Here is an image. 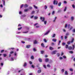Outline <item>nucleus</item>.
Segmentation results:
<instances>
[{"instance_id":"1","label":"nucleus","mask_w":75,"mask_h":75,"mask_svg":"<svg viewBox=\"0 0 75 75\" xmlns=\"http://www.w3.org/2000/svg\"><path fill=\"white\" fill-rule=\"evenodd\" d=\"M74 38H73L72 39V40L71 42L69 41H68L67 42V44L68 45H69V44H71V43H73V42H74Z\"/></svg>"},{"instance_id":"2","label":"nucleus","mask_w":75,"mask_h":75,"mask_svg":"<svg viewBox=\"0 0 75 75\" xmlns=\"http://www.w3.org/2000/svg\"><path fill=\"white\" fill-rule=\"evenodd\" d=\"M42 19H43L42 21V22H43L44 21V24H45V25H46V24H47V22L46 21H44V20H45V18L44 17L42 18V17H41L40 18V20H42Z\"/></svg>"},{"instance_id":"3","label":"nucleus","mask_w":75,"mask_h":75,"mask_svg":"<svg viewBox=\"0 0 75 75\" xmlns=\"http://www.w3.org/2000/svg\"><path fill=\"white\" fill-rule=\"evenodd\" d=\"M53 4L54 5H55V4L57 5V4H58V1H55V0H54L53 2Z\"/></svg>"},{"instance_id":"4","label":"nucleus","mask_w":75,"mask_h":75,"mask_svg":"<svg viewBox=\"0 0 75 75\" xmlns=\"http://www.w3.org/2000/svg\"><path fill=\"white\" fill-rule=\"evenodd\" d=\"M57 52V51L56 50L52 52V55H53V54H56V52Z\"/></svg>"},{"instance_id":"5","label":"nucleus","mask_w":75,"mask_h":75,"mask_svg":"<svg viewBox=\"0 0 75 75\" xmlns=\"http://www.w3.org/2000/svg\"><path fill=\"white\" fill-rule=\"evenodd\" d=\"M45 61L46 62H48L49 61V59L48 58H46L45 59Z\"/></svg>"},{"instance_id":"6","label":"nucleus","mask_w":75,"mask_h":75,"mask_svg":"<svg viewBox=\"0 0 75 75\" xmlns=\"http://www.w3.org/2000/svg\"><path fill=\"white\" fill-rule=\"evenodd\" d=\"M68 48L69 50H72V47L71 46L69 47Z\"/></svg>"},{"instance_id":"7","label":"nucleus","mask_w":75,"mask_h":75,"mask_svg":"<svg viewBox=\"0 0 75 75\" xmlns=\"http://www.w3.org/2000/svg\"><path fill=\"white\" fill-rule=\"evenodd\" d=\"M38 60L40 62H42V59H41V58H39Z\"/></svg>"},{"instance_id":"8","label":"nucleus","mask_w":75,"mask_h":75,"mask_svg":"<svg viewBox=\"0 0 75 75\" xmlns=\"http://www.w3.org/2000/svg\"><path fill=\"white\" fill-rule=\"evenodd\" d=\"M33 43L34 44H37V41L35 40L34 41Z\"/></svg>"},{"instance_id":"9","label":"nucleus","mask_w":75,"mask_h":75,"mask_svg":"<svg viewBox=\"0 0 75 75\" xmlns=\"http://www.w3.org/2000/svg\"><path fill=\"white\" fill-rule=\"evenodd\" d=\"M41 70L39 69L38 70V74H40V73H41Z\"/></svg>"},{"instance_id":"10","label":"nucleus","mask_w":75,"mask_h":75,"mask_svg":"<svg viewBox=\"0 0 75 75\" xmlns=\"http://www.w3.org/2000/svg\"><path fill=\"white\" fill-rule=\"evenodd\" d=\"M50 30H48L44 34V35H47V34H48L49 33H50Z\"/></svg>"},{"instance_id":"11","label":"nucleus","mask_w":75,"mask_h":75,"mask_svg":"<svg viewBox=\"0 0 75 75\" xmlns=\"http://www.w3.org/2000/svg\"><path fill=\"white\" fill-rule=\"evenodd\" d=\"M49 49L50 50H54V48H53L51 47H49Z\"/></svg>"},{"instance_id":"12","label":"nucleus","mask_w":75,"mask_h":75,"mask_svg":"<svg viewBox=\"0 0 75 75\" xmlns=\"http://www.w3.org/2000/svg\"><path fill=\"white\" fill-rule=\"evenodd\" d=\"M52 41H54V42H57V39H53L52 40Z\"/></svg>"},{"instance_id":"13","label":"nucleus","mask_w":75,"mask_h":75,"mask_svg":"<svg viewBox=\"0 0 75 75\" xmlns=\"http://www.w3.org/2000/svg\"><path fill=\"white\" fill-rule=\"evenodd\" d=\"M74 17L72 16L71 17V21H73V20H74Z\"/></svg>"},{"instance_id":"14","label":"nucleus","mask_w":75,"mask_h":75,"mask_svg":"<svg viewBox=\"0 0 75 75\" xmlns=\"http://www.w3.org/2000/svg\"><path fill=\"white\" fill-rule=\"evenodd\" d=\"M31 59H34V56H31Z\"/></svg>"},{"instance_id":"15","label":"nucleus","mask_w":75,"mask_h":75,"mask_svg":"<svg viewBox=\"0 0 75 75\" xmlns=\"http://www.w3.org/2000/svg\"><path fill=\"white\" fill-rule=\"evenodd\" d=\"M41 45L42 47H45V46H44V43H42L41 44Z\"/></svg>"},{"instance_id":"16","label":"nucleus","mask_w":75,"mask_h":75,"mask_svg":"<svg viewBox=\"0 0 75 75\" xmlns=\"http://www.w3.org/2000/svg\"><path fill=\"white\" fill-rule=\"evenodd\" d=\"M30 47V45H27L26 46L27 48H29Z\"/></svg>"},{"instance_id":"17","label":"nucleus","mask_w":75,"mask_h":75,"mask_svg":"<svg viewBox=\"0 0 75 75\" xmlns=\"http://www.w3.org/2000/svg\"><path fill=\"white\" fill-rule=\"evenodd\" d=\"M61 2H59V3L58 4V6H61Z\"/></svg>"},{"instance_id":"18","label":"nucleus","mask_w":75,"mask_h":75,"mask_svg":"<svg viewBox=\"0 0 75 75\" xmlns=\"http://www.w3.org/2000/svg\"><path fill=\"white\" fill-rule=\"evenodd\" d=\"M55 36H56V35H55V34H53V35L52 36V38H54V37H55Z\"/></svg>"},{"instance_id":"19","label":"nucleus","mask_w":75,"mask_h":75,"mask_svg":"<svg viewBox=\"0 0 75 75\" xmlns=\"http://www.w3.org/2000/svg\"><path fill=\"white\" fill-rule=\"evenodd\" d=\"M28 6V5H27V4H25L24 7H27Z\"/></svg>"},{"instance_id":"20","label":"nucleus","mask_w":75,"mask_h":75,"mask_svg":"<svg viewBox=\"0 0 75 75\" xmlns=\"http://www.w3.org/2000/svg\"><path fill=\"white\" fill-rule=\"evenodd\" d=\"M24 6V4H22L21 5V6H20V8H23V7Z\"/></svg>"},{"instance_id":"21","label":"nucleus","mask_w":75,"mask_h":75,"mask_svg":"<svg viewBox=\"0 0 75 75\" xmlns=\"http://www.w3.org/2000/svg\"><path fill=\"white\" fill-rule=\"evenodd\" d=\"M37 18H38V17L37 16H34V19L35 20H36V19H37Z\"/></svg>"},{"instance_id":"22","label":"nucleus","mask_w":75,"mask_h":75,"mask_svg":"<svg viewBox=\"0 0 75 75\" xmlns=\"http://www.w3.org/2000/svg\"><path fill=\"white\" fill-rule=\"evenodd\" d=\"M65 48H66V49H67V48H68V45H66Z\"/></svg>"},{"instance_id":"23","label":"nucleus","mask_w":75,"mask_h":75,"mask_svg":"<svg viewBox=\"0 0 75 75\" xmlns=\"http://www.w3.org/2000/svg\"><path fill=\"white\" fill-rule=\"evenodd\" d=\"M3 55H4V57H6L7 56V54H3Z\"/></svg>"},{"instance_id":"24","label":"nucleus","mask_w":75,"mask_h":75,"mask_svg":"<svg viewBox=\"0 0 75 75\" xmlns=\"http://www.w3.org/2000/svg\"><path fill=\"white\" fill-rule=\"evenodd\" d=\"M72 7L73 8H75V5L74 4L72 5Z\"/></svg>"},{"instance_id":"25","label":"nucleus","mask_w":75,"mask_h":75,"mask_svg":"<svg viewBox=\"0 0 75 75\" xmlns=\"http://www.w3.org/2000/svg\"><path fill=\"white\" fill-rule=\"evenodd\" d=\"M33 50L34 52H35V51H37V50L35 48H33Z\"/></svg>"},{"instance_id":"26","label":"nucleus","mask_w":75,"mask_h":75,"mask_svg":"<svg viewBox=\"0 0 75 75\" xmlns=\"http://www.w3.org/2000/svg\"><path fill=\"white\" fill-rule=\"evenodd\" d=\"M67 38H68V36H65L64 37V38L66 40L67 39Z\"/></svg>"},{"instance_id":"27","label":"nucleus","mask_w":75,"mask_h":75,"mask_svg":"<svg viewBox=\"0 0 75 75\" xmlns=\"http://www.w3.org/2000/svg\"><path fill=\"white\" fill-rule=\"evenodd\" d=\"M44 41L45 42H47V40H46V39H44Z\"/></svg>"},{"instance_id":"28","label":"nucleus","mask_w":75,"mask_h":75,"mask_svg":"<svg viewBox=\"0 0 75 75\" xmlns=\"http://www.w3.org/2000/svg\"><path fill=\"white\" fill-rule=\"evenodd\" d=\"M65 74L66 75H68V72L67 71H65Z\"/></svg>"},{"instance_id":"29","label":"nucleus","mask_w":75,"mask_h":75,"mask_svg":"<svg viewBox=\"0 0 75 75\" xmlns=\"http://www.w3.org/2000/svg\"><path fill=\"white\" fill-rule=\"evenodd\" d=\"M45 9H46L47 8V6L46 5H45L44 7Z\"/></svg>"},{"instance_id":"30","label":"nucleus","mask_w":75,"mask_h":75,"mask_svg":"<svg viewBox=\"0 0 75 75\" xmlns=\"http://www.w3.org/2000/svg\"><path fill=\"white\" fill-rule=\"evenodd\" d=\"M69 33H67L66 34V36H68V35H69Z\"/></svg>"},{"instance_id":"31","label":"nucleus","mask_w":75,"mask_h":75,"mask_svg":"<svg viewBox=\"0 0 75 75\" xmlns=\"http://www.w3.org/2000/svg\"><path fill=\"white\" fill-rule=\"evenodd\" d=\"M67 25H68V24H65V28H67Z\"/></svg>"},{"instance_id":"32","label":"nucleus","mask_w":75,"mask_h":75,"mask_svg":"<svg viewBox=\"0 0 75 75\" xmlns=\"http://www.w3.org/2000/svg\"><path fill=\"white\" fill-rule=\"evenodd\" d=\"M4 51V50H2L1 51V53H3Z\"/></svg>"},{"instance_id":"33","label":"nucleus","mask_w":75,"mask_h":75,"mask_svg":"<svg viewBox=\"0 0 75 75\" xmlns=\"http://www.w3.org/2000/svg\"><path fill=\"white\" fill-rule=\"evenodd\" d=\"M28 9H26L24 10V11H25V12H27V11H28Z\"/></svg>"},{"instance_id":"34","label":"nucleus","mask_w":75,"mask_h":75,"mask_svg":"<svg viewBox=\"0 0 75 75\" xmlns=\"http://www.w3.org/2000/svg\"><path fill=\"white\" fill-rule=\"evenodd\" d=\"M44 51H41V54H44Z\"/></svg>"},{"instance_id":"35","label":"nucleus","mask_w":75,"mask_h":75,"mask_svg":"<svg viewBox=\"0 0 75 75\" xmlns=\"http://www.w3.org/2000/svg\"><path fill=\"white\" fill-rule=\"evenodd\" d=\"M22 29V27H21L20 28H18V30H21V29Z\"/></svg>"},{"instance_id":"36","label":"nucleus","mask_w":75,"mask_h":75,"mask_svg":"<svg viewBox=\"0 0 75 75\" xmlns=\"http://www.w3.org/2000/svg\"><path fill=\"white\" fill-rule=\"evenodd\" d=\"M70 71H71V72H72V71H73V69L72 68H71L70 69Z\"/></svg>"},{"instance_id":"37","label":"nucleus","mask_w":75,"mask_h":75,"mask_svg":"<svg viewBox=\"0 0 75 75\" xmlns=\"http://www.w3.org/2000/svg\"><path fill=\"white\" fill-rule=\"evenodd\" d=\"M66 10H67V7H65V8L64 10V11H66Z\"/></svg>"},{"instance_id":"38","label":"nucleus","mask_w":75,"mask_h":75,"mask_svg":"<svg viewBox=\"0 0 75 75\" xmlns=\"http://www.w3.org/2000/svg\"><path fill=\"white\" fill-rule=\"evenodd\" d=\"M27 66V63L25 62L23 66Z\"/></svg>"},{"instance_id":"39","label":"nucleus","mask_w":75,"mask_h":75,"mask_svg":"<svg viewBox=\"0 0 75 75\" xmlns=\"http://www.w3.org/2000/svg\"><path fill=\"white\" fill-rule=\"evenodd\" d=\"M69 53L70 54H73V51H70L69 52Z\"/></svg>"},{"instance_id":"40","label":"nucleus","mask_w":75,"mask_h":75,"mask_svg":"<svg viewBox=\"0 0 75 75\" xmlns=\"http://www.w3.org/2000/svg\"><path fill=\"white\" fill-rule=\"evenodd\" d=\"M33 6L35 8L37 9V7L35 6V5H34Z\"/></svg>"},{"instance_id":"41","label":"nucleus","mask_w":75,"mask_h":75,"mask_svg":"<svg viewBox=\"0 0 75 75\" xmlns=\"http://www.w3.org/2000/svg\"><path fill=\"white\" fill-rule=\"evenodd\" d=\"M50 7H51V9H52V8H53V6H52V5L50 6Z\"/></svg>"},{"instance_id":"42","label":"nucleus","mask_w":75,"mask_h":75,"mask_svg":"<svg viewBox=\"0 0 75 75\" xmlns=\"http://www.w3.org/2000/svg\"><path fill=\"white\" fill-rule=\"evenodd\" d=\"M54 13H55V11H53L52 13V15H54Z\"/></svg>"},{"instance_id":"43","label":"nucleus","mask_w":75,"mask_h":75,"mask_svg":"<svg viewBox=\"0 0 75 75\" xmlns=\"http://www.w3.org/2000/svg\"><path fill=\"white\" fill-rule=\"evenodd\" d=\"M3 2L4 6H5V1H3Z\"/></svg>"},{"instance_id":"44","label":"nucleus","mask_w":75,"mask_h":75,"mask_svg":"<svg viewBox=\"0 0 75 75\" xmlns=\"http://www.w3.org/2000/svg\"><path fill=\"white\" fill-rule=\"evenodd\" d=\"M34 13H35V11H33L32 12V13H31V14H33Z\"/></svg>"},{"instance_id":"45","label":"nucleus","mask_w":75,"mask_h":75,"mask_svg":"<svg viewBox=\"0 0 75 75\" xmlns=\"http://www.w3.org/2000/svg\"><path fill=\"white\" fill-rule=\"evenodd\" d=\"M14 53V52L13 51H11V52H10V54H13Z\"/></svg>"},{"instance_id":"46","label":"nucleus","mask_w":75,"mask_h":75,"mask_svg":"<svg viewBox=\"0 0 75 75\" xmlns=\"http://www.w3.org/2000/svg\"><path fill=\"white\" fill-rule=\"evenodd\" d=\"M32 8H32V7L31 6L29 7V9H30V10H32Z\"/></svg>"},{"instance_id":"47","label":"nucleus","mask_w":75,"mask_h":75,"mask_svg":"<svg viewBox=\"0 0 75 75\" xmlns=\"http://www.w3.org/2000/svg\"><path fill=\"white\" fill-rule=\"evenodd\" d=\"M11 61H13L14 60V58L13 57H11Z\"/></svg>"},{"instance_id":"48","label":"nucleus","mask_w":75,"mask_h":75,"mask_svg":"<svg viewBox=\"0 0 75 75\" xmlns=\"http://www.w3.org/2000/svg\"><path fill=\"white\" fill-rule=\"evenodd\" d=\"M61 40L59 41V43L58 44V45H59V44H60V43H61Z\"/></svg>"},{"instance_id":"49","label":"nucleus","mask_w":75,"mask_h":75,"mask_svg":"<svg viewBox=\"0 0 75 75\" xmlns=\"http://www.w3.org/2000/svg\"><path fill=\"white\" fill-rule=\"evenodd\" d=\"M64 4H67V1H64Z\"/></svg>"},{"instance_id":"50","label":"nucleus","mask_w":75,"mask_h":75,"mask_svg":"<svg viewBox=\"0 0 75 75\" xmlns=\"http://www.w3.org/2000/svg\"><path fill=\"white\" fill-rule=\"evenodd\" d=\"M14 55L15 56H16V55H17V53H16V52H15L14 53Z\"/></svg>"},{"instance_id":"51","label":"nucleus","mask_w":75,"mask_h":75,"mask_svg":"<svg viewBox=\"0 0 75 75\" xmlns=\"http://www.w3.org/2000/svg\"><path fill=\"white\" fill-rule=\"evenodd\" d=\"M30 68H34V66H31Z\"/></svg>"},{"instance_id":"52","label":"nucleus","mask_w":75,"mask_h":75,"mask_svg":"<svg viewBox=\"0 0 75 75\" xmlns=\"http://www.w3.org/2000/svg\"><path fill=\"white\" fill-rule=\"evenodd\" d=\"M62 72H64V69H62Z\"/></svg>"},{"instance_id":"53","label":"nucleus","mask_w":75,"mask_h":75,"mask_svg":"<svg viewBox=\"0 0 75 75\" xmlns=\"http://www.w3.org/2000/svg\"><path fill=\"white\" fill-rule=\"evenodd\" d=\"M63 58H64L65 59L66 58V56H63Z\"/></svg>"},{"instance_id":"54","label":"nucleus","mask_w":75,"mask_h":75,"mask_svg":"<svg viewBox=\"0 0 75 75\" xmlns=\"http://www.w3.org/2000/svg\"><path fill=\"white\" fill-rule=\"evenodd\" d=\"M38 23H35L34 25V26H35L37 25H38Z\"/></svg>"},{"instance_id":"55","label":"nucleus","mask_w":75,"mask_h":75,"mask_svg":"<svg viewBox=\"0 0 75 75\" xmlns=\"http://www.w3.org/2000/svg\"><path fill=\"white\" fill-rule=\"evenodd\" d=\"M73 50H74V48H75V46H74V45H73Z\"/></svg>"},{"instance_id":"56","label":"nucleus","mask_w":75,"mask_h":75,"mask_svg":"<svg viewBox=\"0 0 75 75\" xmlns=\"http://www.w3.org/2000/svg\"><path fill=\"white\" fill-rule=\"evenodd\" d=\"M65 45V43L63 42L62 43V45Z\"/></svg>"},{"instance_id":"57","label":"nucleus","mask_w":75,"mask_h":75,"mask_svg":"<svg viewBox=\"0 0 75 75\" xmlns=\"http://www.w3.org/2000/svg\"><path fill=\"white\" fill-rule=\"evenodd\" d=\"M28 33V31H27L26 32H23V33Z\"/></svg>"},{"instance_id":"58","label":"nucleus","mask_w":75,"mask_h":75,"mask_svg":"<svg viewBox=\"0 0 75 75\" xmlns=\"http://www.w3.org/2000/svg\"><path fill=\"white\" fill-rule=\"evenodd\" d=\"M73 32H74V33H75V29H73Z\"/></svg>"},{"instance_id":"59","label":"nucleus","mask_w":75,"mask_h":75,"mask_svg":"<svg viewBox=\"0 0 75 75\" xmlns=\"http://www.w3.org/2000/svg\"><path fill=\"white\" fill-rule=\"evenodd\" d=\"M32 62H31V61H30V62H29V64H32Z\"/></svg>"},{"instance_id":"60","label":"nucleus","mask_w":75,"mask_h":75,"mask_svg":"<svg viewBox=\"0 0 75 75\" xmlns=\"http://www.w3.org/2000/svg\"><path fill=\"white\" fill-rule=\"evenodd\" d=\"M1 66H3V63H1Z\"/></svg>"},{"instance_id":"61","label":"nucleus","mask_w":75,"mask_h":75,"mask_svg":"<svg viewBox=\"0 0 75 75\" xmlns=\"http://www.w3.org/2000/svg\"><path fill=\"white\" fill-rule=\"evenodd\" d=\"M21 42H22V43H23V44H24V43H25V42H24L23 41H22Z\"/></svg>"},{"instance_id":"62","label":"nucleus","mask_w":75,"mask_h":75,"mask_svg":"<svg viewBox=\"0 0 75 75\" xmlns=\"http://www.w3.org/2000/svg\"><path fill=\"white\" fill-rule=\"evenodd\" d=\"M45 58H47V57H48V56H47V55H45Z\"/></svg>"},{"instance_id":"63","label":"nucleus","mask_w":75,"mask_h":75,"mask_svg":"<svg viewBox=\"0 0 75 75\" xmlns=\"http://www.w3.org/2000/svg\"><path fill=\"white\" fill-rule=\"evenodd\" d=\"M11 50H14V48H11Z\"/></svg>"},{"instance_id":"64","label":"nucleus","mask_w":75,"mask_h":75,"mask_svg":"<svg viewBox=\"0 0 75 75\" xmlns=\"http://www.w3.org/2000/svg\"><path fill=\"white\" fill-rule=\"evenodd\" d=\"M60 59H62V57H60Z\"/></svg>"}]
</instances>
